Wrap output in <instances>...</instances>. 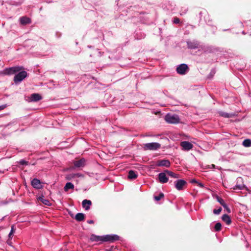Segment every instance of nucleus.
I'll return each mask as SVG.
<instances>
[{
    "instance_id": "1",
    "label": "nucleus",
    "mask_w": 251,
    "mask_h": 251,
    "mask_svg": "<svg viewBox=\"0 0 251 251\" xmlns=\"http://www.w3.org/2000/svg\"><path fill=\"white\" fill-rule=\"evenodd\" d=\"M160 144L156 142L146 143L144 145V149L145 150L156 151L160 149Z\"/></svg>"
},
{
    "instance_id": "2",
    "label": "nucleus",
    "mask_w": 251,
    "mask_h": 251,
    "mask_svg": "<svg viewBox=\"0 0 251 251\" xmlns=\"http://www.w3.org/2000/svg\"><path fill=\"white\" fill-rule=\"evenodd\" d=\"M165 120L168 123L177 124L179 122V118L177 115L167 114L166 115Z\"/></svg>"
},
{
    "instance_id": "3",
    "label": "nucleus",
    "mask_w": 251,
    "mask_h": 251,
    "mask_svg": "<svg viewBox=\"0 0 251 251\" xmlns=\"http://www.w3.org/2000/svg\"><path fill=\"white\" fill-rule=\"evenodd\" d=\"M27 74L25 71L20 72L18 74L16 75L14 77V81L15 83L21 82L26 76Z\"/></svg>"
},
{
    "instance_id": "4",
    "label": "nucleus",
    "mask_w": 251,
    "mask_h": 251,
    "mask_svg": "<svg viewBox=\"0 0 251 251\" xmlns=\"http://www.w3.org/2000/svg\"><path fill=\"white\" fill-rule=\"evenodd\" d=\"M176 71L178 74L184 75L188 72L189 68L187 64H181L177 67Z\"/></svg>"
},
{
    "instance_id": "5",
    "label": "nucleus",
    "mask_w": 251,
    "mask_h": 251,
    "mask_svg": "<svg viewBox=\"0 0 251 251\" xmlns=\"http://www.w3.org/2000/svg\"><path fill=\"white\" fill-rule=\"evenodd\" d=\"M23 67L20 66H14L5 69V74L8 75H13L16 73L20 72L23 69Z\"/></svg>"
},
{
    "instance_id": "6",
    "label": "nucleus",
    "mask_w": 251,
    "mask_h": 251,
    "mask_svg": "<svg viewBox=\"0 0 251 251\" xmlns=\"http://www.w3.org/2000/svg\"><path fill=\"white\" fill-rule=\"evenodd\" d=\"M119 236L116 234H107L103 235V242H114L119 240Z\"/></svg>"
},
{
    "instance_id": "7",
    "label": "nucleus",
    "mask_w": 251,
    "mask_h": 251,
    "mask_svg": "<svg viewBox=\"0 0 251 251\" xmlns=\"http://www.w3.org/2000/svg\"><path fill=\"white\" fill-rule=\"evenodd\" d=\"M186 184V182L183 179H178L175 181V187L179 191L183 190Z\"/></svg>"
},
{
    "instance_id": "8",
    "label": "nucleus",
    "mask_w": 251,
    "mask_h": 251,
    "mask_svg": "<svg viewBox=\"0 0 251 251\" xmlns=\"http://www.w3.org/2000/svg\"><path fill=\"white\" fill-rule=\"evenodd\" d=\"M180 146L183 150L187 151L191 150L193 148V144L188 141L181 142Z\"/></svg>"
},
{
    "instance_id": "9",
    "label": "nucleus",
    "mask_w": 251,
    "mask_h": 251,
    "mask_svg": "<svg viewBox=\"0 0 251 251\" xmlns=\"http://www.w3.org/2000/svg\"><path fill=\"white\" fill-rule=\"evenodd\" d=\"M31 185L34 188L37 189H41L42 187L40 180L37 178H34L31 181Z\"/></svg>"
},
{
    "instance_id": "10",
    "label": "nucleus",
    "mask_w": 251,
    "mask_h": 251,
    "mask_svg": "<svg viewBox=\"0 0 251 251\" xmlns=\"http://www.w3.org/2000/svg\"><path fill=\"white\" fill-rule=\"evenodd\" d=\"M156 165L158 166H165L169 167L170 166V162L169 160L167 159L160 160L157 162Z\"/></svg>"
},
{
    "instance_id": "11",
    "label": "nucleus",
    "mask_w": 251,
    "mask_h": 251,
    "mask_svg": "<svg viewBox=\"0 0 251 251\" xmlns=\"http://www.w3.org/2000/svg\"><path fill=\"white\" fill-rule=\"evenodd\" d=\"M166 173H160L158 174V179L162 183H165L168 182V178L166 176Z\"/></svg>"
},
{
    "instance_id": "12",
    "label": "nucleus",
    "mask_w": 251,
    "mask_h": 251,
    "mask_svg": "<svg viewBox=\"0 0 251 251\" xmlns=\"http://www.w3.org/2000/svg\"><path fill=\"white\" fill-rule=\"evenodd\" d=\"M92 204V202L90 200H84L82 202V207L85 208L86 210H88L90 208V206Z\"/></svg>"
},
{
    "instance_id": "13",
    "label": "nucleus",
    "mask_w": 251,
    "mask_h": 251,
    "mask_svg": "<svg viewBox=\"0 0 251 251\" xmlns=\"http://www.w3.org/2000/svg\"><path fill=\"white\" fill-rule=\"evenodd\" d=\"M85 160L82 158L77 161H75L74 164L75 167L79 168L84 166Z\"/></svg>"
},
{
    "instance_id": "14",
    "label": "nucleus",
    "mask_w": 251,
    "mask_h": 251,
    "mask_svg": "<svg viewBox=\"0 0 251 251\" xmlns=\"http://www.w3.org/2000/svg\"><path fill=\"white\" fill-rule=\"evenodd\" d=\"M188 47L191 49H195L198 48L199 43L197 41H187Z\"/></svg>"
},
{
    "instance_id": "15",
    "label": "nucleus",
    "mask_w": 251,
    "mask_h": 251,
    "mask_svg": "<svg viewBox=\"0 0 251 251\" xmlns=\"http://www.w3.org/2000/svg\"><path fill=\"white\" fill-rule=\"evenodd\" d=\"M42 99V97L38 94L34 93L31 95L30 100L31 101H38Z\"/></svg>"
},
{
    "instance_id": "16",
    "label": "nucleus",
    "mask_w": 251,
    "mask_h": 251,
    "mask_svg": "<svg viewBox=\"0 0 251 251\" xmlns=\"http://www.w3.org/2000/svg\"><path fill=\"white\" fill-rule=\"evenodd\" d=\"M103 236H98L96 235H92L90 237L91 241L94 242L102 241L103 242Z\"/></svg>"
},
{
    "instance_id": "17",
    "label": "nucleus",
    "mask_w": 251,
    "mask_h": 251,
    "mask_svg": "<svg viewBox=\"0 0 251 251\" xmlns=\"http://www.w3.org/2000/svg\"><path fill=\"white\" fill-rule=\"evenodd\" d=\"M222 219L227 225H229L231 223V220L227 214H224L222 217Z\"/></svg>"
},
{
    "instance_id": "18",
    "label": "nucleus",
    "mask_w": 251,
    "mask_h": 251,
    "mask_svg": "<svg viewBox=\"0 0 251 251\" xmlns=\"http://www.w3.org/2000/svg\"><path fill=\"white\" fill-rule=\"evenodd\" d=\"M20 23L22 25H25L31 23V20L29 18L26 17H21L20 19Z\"/></svg>"
},
{
    "instance_id": "19",
    "label": "nucleus",
    "mask_w": 251,
    "mask_h": 251,
    "mask_svg": "<svg viewBox=\"0 0 251 251\" xmlns=\"http://www.w3.org/2000/svg\"><path fill=\"white\" fill-rule=\"evenodd\" d=\"M85 215L82 213H78L75 216V219L78 222L82 221L84 220Z\"/></svg>"
},
{
    "instance_id": "20",
    "label": "nucleus",
    "mask_w": 251,
    "mask_h": 251,
    "mask_svg": "<svg viewBox=\"0 0 251 251\" xmlns=\"http://www.w3.org/2000/svg\"><path fill=\"white\" fill-rule=\"evenodd\" d=\"M74 185L71 182H67L64 187V190L65 192H67L69 189H74Z\"/></svg>"
},
{
    "instance_id": "21",
    "label": "nucleus",
    "mask_w": 251,
    "mask_h": 251,
    "mask_svg": "<svg viewBox=\"0 0 251 251\" xmlns=\"http://www.w3.org/2000/svg\"><path fill=\"white\" fill-rule=\"evenodd\" d=\"M137 174L134 171L130 170L128 172V177L129 179H135L137 177Z\"/></svg>"
},
{
    "instance_id": "22",
    "label": "nucleus",
    "mask_w": 251,
    "mask_h": 251,
    "mask_svg": "<svg viewBox=\"0 0 251 251\" xmlns=\"http://www.w3.org/2000/svg\"><path fill=\"white\" fill-rule=\"evenodd\" d=\"M165 173L167 174L168 176L173 178H178L179 175L178 174H175L173 172L170 171H166Z\"/></svg>"
},
{
    "instance_id": "23",
    "label": "nucleus",
    "mask_w": 251,
    "mask_h": 251,
    "mask_svg": "<svg viewBox=\"0 0 251 251\" xmlns=\"http://www.w3.org/2000/svg\"><path fill=\"white\" fill-rule=\"evenodd\" d=\"M219 114L220 116L225 117V118H230L232 116V114H229L228 113H226L223 111H220L219 112Z\"/></svg>"
},
{
    "instance_id": "24",
    "label": "nucleus",
    "mask_w": 251,
    "mask_h": 251,
    "mask_svg": "<svg viewBox=\"0 0 251 251\" xmlns=\"http://www.w3.org/2000/svg\"><path fill=\"white\" fill-rule=\"evenodd\" d=\"M243 145L246 147H250L251 146V140L247 139L243 142Z\"/></svg>"
},
{
    "instance_id": "25",
    "label": "nucleus",
    "mask_w": 251,
    "mask_h": 251,
    "mask_svg": "<svg viewBox=\"0 0 251 251\" xmlns=\"http://www.w3.org/2000/svg\"><path fill=\"white\" fill-rule=\"evenodd\" d=\"M216 200L220 203V204L222 206H224L225 204H226L225 201L223 199L220 198V197L216 196Z\"/></svg>"
},
{
    "instance_id": "26",
    "label": "nucleus",
    "mask_w": 251,
    "mask_h": 251,
    "mask_svg": "<svg viewBox=\"0 0 251 251\" xmlns=\"http://www.w3.org/2000/svg\"><path fill=\"white\" fill-rule=\"evenodd\" d=\"M221 224L220 223H217L214 226V229L216 231H220L221 229Z\"/></svg>"
},
{
    "instance_id": "27",
    "label": "nucleus",
    "mask_w": 251,
    "mask_h": 251,
    "mask_svg": "<svg viewBox=\"0 0 251 251\" xmlns=\"http://www.w3.org/2000/svg\"><path fill=\"white\" fill-rule=\"evenodd\" d=\"M14 232H15L14 226H12L10 232V233H9V235H8V237H9V239H11L12 238V236Z\"/></svg>"
},
{
    "instance_id": "28",
    "label": "nucleus",
    "mask_w": 251,
    "mask_h": 251,
    "mask_svg": "<svg viewBox=\"0 0 251 251\" xmlns=\"http://www.w3.org/2000/svg\"><path fill=\"white\" fill-rule=\"evenodd\" d=\"M222 208L220 207L218 209H214L213 210V213L215 215H219L222 211Z\"/></svg>"
},
{
    "instance_id": "29",
    "label": "nucleus",
    "mask_w": 251,
    "mask_h": 251,
    "mask_svg": "<svg viewBox=\"0 0 251 251\" xmlns=\"http://www.w3.org/2000/svg\"><path fill=\"white\" fill-rule=\"evenodd\" d=\"M164 195L163 193H160L158 196H156L154 197V199L156 201H159L162 198H163Z\"/></svg>"
},
{
    "instance_id": "30",
    "label": "nucleus",
    "mask_w": 251,
    "mask_h": 251,
    "mask_svg": "<svg viewBox=\"0 0 251 251\" xmlns=\"http://www.w3.org/2000/svg\"><path fill=\"white\" fill-rule=\"evenodd\" d=\"M75 177V174L68 175L66 176V179L69 180H71L72 179H73V178H74Z\"/></svg>"
},
{
    "instance_id": "31",
    "label": "nucleus",
    "mask_w": 251,
    "mask_h": 251,
    "mask_svg": "<svg viewBox=\"0 0 251 251\" xmlns=\"http://www.w3.org/2000/svg\"><path fill=\"white\" fill-rule=\"evenodd\" d=\"M223 207L225 209L226 211L228 213H230L231 212L230 209L228 207L227 205L226 204H225L224 206H223Z\"/></svg>"
},
{
    "instance_id": "32",
    "label": "nucleus",
    "mask_w": 251,
    "mask_h": 251,
    "mask_svg": "<svg viewBox=\"0 0 251 251\" xmlns=\"http://www.w3.org/2000/svg\"><path fill=\"white\" fill-rule=\"evenodd\" d=\"M42 202L44 204H46L47 205H50V202L48 200L42 199Z\"/></svg>"
},
{
    "instance_id": "33",
    "label": "nucleus",
    "mask_w": 251,
    "mask_h": 251,
    "mask_svg": "<svg viewBox=\"0 0 251 251\" xmlns=\"http://www.w3.org/2000/svg\"><path fill=\"white\" fill-rule=\"evenodd\" d=\"M243 186L242 185H236L234 187V190H236V189H240V190H241L243 188Z\"/></svg>"
},
{
    "instance_id": "34",
    "label": "nucleus",
    "mask_w": 251,
    "mask_h": 251,
    "mask_svg": "<svg viewBox=\"0 0 251 251\" xmlns=\"http://www.w3.org/2000/svg\"><path fill=\"white\" fill-rule=\"evenodd\" d=\"M75 177H83L84 176V175L82 174H80V173H76V174H75Z\"/></svg>"
},
{
    "instance_id": "35",
    "label": "nucleus",
    "mask_w": 251,
    "mask_h": 251,
    "mask_svg": "<svg viewBox=\"0 0 251 251\" xmlns=\"http://www.w3.org/2000/svg\"><path fill=\"white\" fill-rule=\"evenodd\" d=\"M179 22H180V20H179V19L178 18H174V23L175 24H178L179 23Z\"/></svg>"
},
{
    "instance_id": "36",
    "label": "nucleus",
    "mask_w": 251,
    "mask_h": 251,
    "mask_svg": "<svg viewBox=\"0 0 251 251\" xmlns=\"http://www.w3.org/2000/svg\"><path fill=\"white\" fill-rule=\"evenodd\" d=\"M197 183L198 184V185L199 186H200V187H201V188H203L204 187V185L202 183L197 182Z\"/></svg>"
},
{
    "instance_id": "37",
    "label": "nucleus",
    "mask_w": 251,
    "mask_h": 251,
    "mask_svg": "<svg viewBox=\"0 0 251 251\" xmlns=\"http://www.w3.org/2000/svg\"><path fill=\"white\" fill-rule=\"evenodd\" d=\"M20 163L22 164V165H24V164H26V162L24 160H22L20 161Z\"/></svg>"
},
{
    "instance_id": "38",
    "label": "nucleus",
    "mask_w": 251,
    "mask_h": 251,
    "mask_svg": "<svg viewBox=\"0 0 251 251\" xmlns=\"http://www.w3.org/2000/svg\"><path fill=\"white\" fill-rule=\"evenodd\" d=\"M5 107H6V106L5 105H0V110L3 109Z\"/></svg>"
},
{
    "instance_id": "39",
    "label": "nucleus",
    "mask_w": 251,
    "mask_h": 251,
    "mask_svg": "<svg viewBox=\"0 0 251 251\" xmlns=\"http://www.w3.org/2000/svg\"><path fill=\"white\" fill-rule=\"evenodd\" d=\"M197 182H198V181H197L196 179H192V180H191V183H197Z\"/></svg>"
},
{
    "instance_id": "40",
    "label": "nucleus",
    "mask_w": 251,
    "mask_h": 251,
    "mask_svg": "<svg viewBox=\"0 0 251 251\" xmlns=\"http://www.w3.org/2000/svg\"><path fill=\"white\" fill-rule=\"evenodd\" d=\"M87 223L89 224H93L94 221L93 220H89L87 221Z\"/></svg>"
},
{
    "instance_id": "41",
    "label": "nucleus",
    "mask_w": 251,
    "mask_h": 251,
    "mask_svg": "<svg viewBox=\"0 0 251 251\" xmlns=\"http://www.w3.org/2000/svg\"><path fill=\"white\" fill-rule=\"evenodd\" d=\"M21 4V2H19L18 4Z\"/></svg>"
}]
</instances>
